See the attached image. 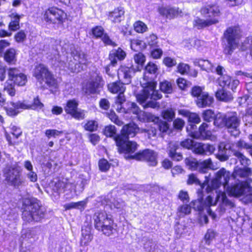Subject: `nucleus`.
Returning a JSON list of instances; mask_svg holds the SVG:
<instances>
[{
	"mask_svg": "<svg viewBox=\"0 0 252 252\" xmlns=\"http://www.w3.org/2000/svg\"><path fill=\"white\" fill-rule=\"evenodd\" d=\"M191 212V207L189 205H183L178 208V216L180 217H183L185 215L189 214Z\"/></svg>",
	"mask_w": 252,
	"mask_h": 252,
	"instance_id": "44",
	"label": "nucleus"
},
{
	"mask_svg": "<svg viewBox=\"0 0 252 252\" xmlns=\"http://www.w3.org/2000/svg\"><path fill=\"white\" fill-rule=\"evenodd\" d=\"M185 161L191 170H198L202 173H207L209 170L213 169L214 167L210 158L200 162H198L195 159L187 158Z\"/></svg>",
	"mask_w": 252,
	"mask_h": 252,
	"instance_id": "15",
	"label": "nucleus"
},
{
	"mask_svg": "<svg viewBox=\"0 0 252 252\" xmlns=\"http://www.w3.org/2000/svg\"><path fill=\"white\" fill-rule=\"evenodd\" d=\"M110 206L111 209L115 208L118 210H121L124 207L125 202L121 199H114Z\"/></svg>",
	"mask_w": 252,
	"mask_h": 252,
	"instance_id": "63",
	"label": "nucleus"
},
{
	"mask_svg": "<svg viewBox=\"0 0 252 252\" xmlns=\"http://www.w3.org/2000/svg\"><path fill=\"white\" fill-rule=\"evenodd\" d=\"M163 63L168 67H172L177 64V62L174 58L166 57L163 60Z\"/></svg>",
	"mask_w": 252,
	"mask_h": 252,
	"instance_id": "64",
	"label": "nucleus"
},
{
	"mask_svg": "<svg viewBox=\"0 0 252 252\" xmlns=\"http://www.w3.org/2000/svg\"><path fill=\"white\" fill-rule=\"evenodd\" d=\"M214 98L210 95L207 92L202 94L197 99H195L197 106L200 108L209 107L213 103Z\"/></svg>",
	"mask_w": 252,
	"mask_h": 252,
	"instance_id": "28",
	"label": "nucleus"
},
{
	"mask_svg": "<svg viewBox=\"0 0 252 252\" xmlns=\"http://www.w3.org/2000/svg\"><path fill=\"white\" fill-rule=\"evenodd\" d=\"M126 56V52L121 48H118L117 50H113L111 51L109 56L110 64L114 66L117 64L118 60H123Z\"/></svg>",
	"mask_w": 252,
	"mask_h": 252,
	"instance_id": "29",
	"label": "nucleus"
},
{
	"mask_svg": "<svg viewBox=\"0 0 252 252\" xmlns=\"http://www.w3.org/2000/svg\"><path fill=\"white\" fill-rule=\"evenodd\" d=\"M252 170L248 167H240L237 166L232 174L233 179L237 181H244V180L251 175Z\"/></svg>",
	"mask_w": 252,
	"mask_h": 252,
	"instance_id": "26",
	"label": "nucleus"
},
{
	"mask_svg": "<svg viewBox=\"0 0 252 252\" xmlns=\"http://www.w3.org/2000/svg\"><path fill=\"white\" fill-rule=\"evenodd\" d=\"M216 72L220 76L217 79L219 85L222 87H226L235 92L240 82L237 79H232L231 77L225 74V69L221 66L218 65L216 68Z\"/></svg>",
	"mask_w": 252,
	"mask_h": 252,
	"instance_id": "12",
	"label": "nucleus"
},
{
	"mask_svg": "<svg viewBox=\"0 0 252 252\" xmlns=\"http://www.w3.org/2000/svg\"><path fill=\"white\" fill-rule=\"evenodd\" d=\"M135 63L137 64L134 67L138 71H140L143 67V65L146 61L145 56L141 52L135 54L133 57Z\"/></svg>",
	"mask_w": 252,
	"mask_h": 252,
	"instance_id": "38",
	"label": "nucleus"
},
{
	"mask_svg": "<svg viewBox=\"0 0 252 252\" xmlns=\"http://www.w3.org/2000/svg\"><path fill=\"white\" fill-rule=\"evenodd\" d=\"M124 82H115L108 84V89L112 93H119L117 96V102H122L126 101V97L124 95V92L126 90V87L124 86Z\"/></svg>",
	"mask_w": 252,
	"mask_h": 252,
	"instance_id": "21",
	"label": "nucleus"
},
{
	"mask_svg": "<svg viewBox=\"0 0 252 252\" xmlns=\"http://www.w3.org/2000/svg\"><path fill=\"white\" fill-rule=\"evenodd\" d=\"M237 146L240 148H244L252 157V145L249 144L243 140H240L237 143Z\"/></svg>",
	"mask_w": 252,
	"mask_h": 252,
	"instance_id": "58",
	"label": "nucleus"
},
{
	"mask_svg": "<svg viewBox=\"0 0 252 252\" xmlns=\"http://www.w3.org/2000/svg\"><path fill=\"white\" fill-rule=\"evenodd\" d=\"M164 119L168 121H172L175 117V112L172 109H167L162 113Z\"/></svg>",
	"mask_w": 252,
	"mask_h": 252,
	"instance_id": "61",
	"label": "nucleus"
},
{
	"mask_svg": "<svg viewBox=\"0 0 252 252\" xmlns=\"http://www.w3.org/2000/svg\"><path fill=\"white\" fill-rule=\"evenodd\" d=\"M32 237V234L31 230H26L25 233L22 234V236L21 237L20 241L21 243V245H24V244L26 245V242L27 241H28L29 240H30V242L31 243L32 241L30 240V239H31Z\"/></svg>",
	"mask_w": 252,
	"mask_h": 252,
	"instance_id": "56",
	"label": "nucleus"
},
{
	"mask_svg": "<svg viewBox=\"0 0 252 252\" xmlns=\"http://www.w3.org/2000/svg\"><path fill=\"white\" fill-rule=\"evenodd\" d=\"M195 65L199 66L202 70H206L211 69L212 65L211 63L207 60L196 59L194 61Z\"/></svg>",
	"mask_w": 252,
	"mask_h": 252,
	"instance_id": "41",
	"label": "nucleus"
},
{
	"mask_svg": "<svg viewBox=\"0 0 252 252\" xmlns=\"http://www.w3.org/2000/svg\"><path fill=\"white\" fill-rule=\"evenodd\" d=\"M78 103L75 99H70L67 101L64 107V110L66 114L76 120L84 119L86 117V111L78 108Z\"/></svg>",
	"mask_w": 252,
	"mask_h": 252,
	"instance_id": "16",
	"label": "nucleus"
},
{
	"mask_svg": "<svg viewBox=\"0 0 252 252\" xmlns=\"http://www.w3.org/2000/svg\"><path fill=\"white\" fill-rule=\"evenodd\" d=\"M126 110V113H133L137 115L140 112V109L136 103L132 102H128L127 103Z\"/></svg>",
	"mask_w": 252,
	"mask_h": 252,
	"instance_id": "46",
	"label": "nucleus"
},
{
	"mask_svg": "<svg viewBox=\"0 0 252 252\" xmlns=\"http://www.w3.org/2000/svg\"><path fill=\"white\" fill-rule=\"evenodd\" d=\"M216 96L218 99L225 102L230 101L233 99L231 93L223 89L218 90L216 93Z\"/></svg>",
	"mask_w": 252,
	"mask_h": 252,
	"instance_id": "33",
	"label": "nucleus"
},
{
	"mask_svg": "<svg viewBox=\"0 0 252 252\" xmlns=\"http://www.w3.org/2000/svg\"><path fill=\"white\" fill-rule=\"evenodd\" d=\"M145 71L146 73L156 75L158 74V67L155 63L149 62L146 66Z\"/></svg>",
	"mask_w": 252,
	"mask_h": 252,
	"instance_id": "50",
	"label": "nucleus"
},
{
	"mask_svg": "<svg viewBox=\"0 0 252 252\" xmlns=\"http://www.w3.org/2000/svg\"><path fill=\"white\" fill-rule=\"evenodd\" d=\"M199 137L202 139H209L212 135V132L208 124L203 123L199 127Z\"/></svg>",
	"mask_w": 252,
	"mask_h": 252,
	"instance_id": "34",
	"label": "nucleus"
},
{
	"mask_svg": "<svg viewBox=\"0 0 252 252\" xmlns=\"http://www.w3.org/2000/svg\"><path fill=\"white\" fill-rule=\"evenodd\" d=\"M195 142L193 139H186L181 142L180 145L183 148L192 150Z\"/></svg>",
	"mask_w": 252,
	"mask_h": 252,
	"instance_id": "59",
	"label": "nucleus"
},
{
	"mask_svg": "<svg viewBox=\"0 0 252 252\" xmlns=\"http://www.w3.org/2000/svg\"><path fill=\"white\" fill-rule=\"evenodd\" d=\"M138 130V128L134 124H129L123 126L121 134L115 137L120 153L127 155L135 152L137 149V144L135 142L129 141L128 138L135 136Z\"/></svg>",
	"mask_w": 252,
	"mask_h": 252,
	"instance_id": "2",
	"label": "nucleus"
},
{
	"mask_svg": "<svg viewBox=\"0 0 252 252\" xmlns=\"http://www.w3.org/2000/svg\"><path fill=\"white\" fill-rule=\"evenodd\" d=\"M93 34L96 38H100L104 33V29L101 26H96L92 30Z\"/></svg>",
	"mask_w": 252,
	"mask_h": 252,
	"instance_id": "62",
	"label": "nucleus"
},
{
	"mask_svg": "<svg viewBox=\"0 0 252 252\" xmlns=\"http://www.w3.org/2000/svg\"><path fill=\"white\" fill-rule=\"evenodd\" d=\"M210 176V173L207 176H205V180L203 184H201L199 180L194 174H191L189 175L188 180L187 181V184L189 185L194 184L195 185H199L200 188L198 189L197 193L198 196H200L202 195L204 192H206L205 189L208 185H209V178Z\"/></svg>",
	"mask_w": 252,
	"mask_h": 252,
	"instance_id": "22",
	"label": "nucleus"
},
{
	"mask_svg": "<svg viewBox=\"0 0 252 252\" xmlns=\"http://www.w3.org/2000/svg\"><path fill=\"white\" fill-rule=\"evenodd\" d=\"M146 43L152 48L158 47V37L156 35L151 34L146 38Z\"/></svg>",
	"mask_w": 252,
	"mask_h": 252,
	"instance_id": "48",
	"label": "nucleus"
},
{
	"mask_svg": "<svg viewBox=\"0 0 252 252\" xmlns=\"http://www.w3.org/2000/svg\"><path fill=\"white\" fill-rule=\"evenodd\" d=\"M160 89L162 92L166 94H170L172 92V85L167 81L160 83Z\"/></svg>",
	"mask_w": 252,
	"mask_h": 252,
	"instance_id": "54",
	"label": "nucleus"
},
{
	"mask_svg": "<svg viewBox=\"0 0 252 252\" xmlns=\"http://www.w3.org/2000/svg\"><path fill=\"white\" fill-rule=\"evenodd\" d=\"M63 133V131H59L57 129H47L45 131V135L48 138H50L51 137H53L56 138L57 136H60Z\"/></svg>",
	"mask_w": 252,
	"mask_h": 252,
	"instance_id": "57",
	"label": "nucleus"
},
{
	"mask_svg": "<svg viewBox=\"0 0 252 252\" xmlns=\"http://www.w3.org/2000/svg\"><path fill=\"white\" fill-rule=\"evenodd\" d=\"M86 204L87 201L86 200H83L77 202H72L65 204L64 205V208L65 210L75 209L82 211L85 209Z\"/></svg>",
	"mask_w": 252,
	"mask_h": 252,
	"instance_id": "35",
	"label": "nucleus"
},
{
	"mask_svg": "<svg viewBox=\"0 0 252 252\" xmlns=\"http://www.w3.org/2000/svg\"><path fill=\"white\" fill-rule=\"evenodd\" d=\"M237 143L230 141L220 142L218 146V152L216 155L217 158L221 161H224L232 155L234 156L235 152L237 151L235 147L238 148Z\"/></svg>",
	"mask_w": 252,
	"mask_h": 252,
	"instance_id": "13",
	"label": "nucleus"
},
{
	"mask_svg": "<svg viewBox=\"0 0 252 252\" xmlns=\"http://www.w3.org/2000/svg\"><path fill=\"white\" fill-rule=\"evenodd\" d=\"M125 10L123 7H119L109 12L108 18L113 23H119L125 18Z\"/></svg>",
	"mask_w": 252,
	"mask_h": 252,
	"instance_id": "27",
	"label": "nucleus"
},
{
	"mask_svg": "<svg viewBox=\"0 0 252 252\" xmlns=\"http://www.w3.org/2000/svg\"><path fill=\"white\" fill-rule=\"evenodd\" d=\"M116 128L114 126L109 125L105 127L103 133L107 137H113L115 140V137L119 134H116Z\"/></svg>",
	"mask_w": 252,
	"mask_h": 252,
	"instance_id": "43",
	"label": "nucleus"
},
{
	"mask_svg": "<svg viewBox=\"0 0 252 252\" xmlns=\"http://www.w3.org/2000/svg\"><path fill=\"white\" fill-rule=\"evenodd\" d=\"M230 178H233V177L232 174L229 171L223 168L219 170L216 173L215 178L211 181L205 189L207 193L215 190L216 196L209 195L204 200L202 198H199L191 202L192 208L200 212L206 211L210 216L215 219L216 215L210 209V207L215 205L217 202L220 201L221 203L220 210L222 212L225 211L224 206L230 208L233 207L234 203L227 198L226 194L223 192H218L216 190L221 185L226 188ZM214 195H215L214 194Z\"/></svg>",
	"mask_w": 252,
	"mask_h": 252,
	"instance_id": "1",
	"label": "nucleus"
},
{
	"mask_svg": "<svg viewBox=\"0 0 252 252\" xmlns=\"http://www.w3.org/2000/svg\"><path fill=\"white\" fill-rule=\"evenodd\" d=\"M73 60L75 63L71 61L68 63V67L73 72H79L82 69V67L80 69L79 64L85 65L87 63V55L82 51H76L73 55Z\"/></svg>",
	"mask_w": 252,
	"mask_h": 252,
	"instance_id": "19",
	"label": "nucleus"
},
{
	"mask_svg": "<svg viewBox=\"0 0 252 252\" xmlns=\"http://www.w3.org/2000/svg\"><path fill=\"white\" fill-rule=\"evenodd\" d=\"M219 20L217 19L203 20L198 17H196L193 22V26L198 29H201L209 26L213 24L218 23Z\"/></svg>",
	"mask_w": 252,
	"mask_h": 252,
	"instance_id": "30",
	"label": "nucleus"
},
{
	"mask_svg": "<svg viewBox=\"0 0 252 252\" xmlns=\"http://www.w3.org/2000/svg\"><path fill=\"white\" fill-rule=\"evenodd\" d=\"M201 14L209 19H217L220 15V10L216 5H207L200 10Z\"/></svg>",
	"mask_w": 252,
	"mask_h": 252,
	"instance_id": "23",
	"label": "nucleus"
},
{
	"mask_svg": "<svg viewBox=\"0 0 252 252\" xmlns=\"http://www.w3.org/2000/svg\"><path fill=\"white\" fill-rule=\"evenodd\" d=\"M45 210L37 199L30 201V205L23 211L22 218L25 221H40L44 218Z\"/></svg>",
	"mask_w": 252,
	"mask_h": 252,
	"instance_id": "7",
	"label": "nucleus"
},
{
	"mask_svg": "<svg viewBox=\"0 0 252 252\" xmlns=\"http://www.w3.org/2000/svg\"><path fill=\"white\" fill-rule=\"evenodd\" d=\"M157 83L155 82H149L146 86L144 87L142 93L136 95L137 101L146 108L148 107L156 108L157 107V103L155 101H149L145 103L148 98L156 100L160 99L162 95L156 90Z\"/></svg>",
	"mask_w": 252,
	"mask_h": 252,
	"instance_id": "4",
	"label": "nucleus"
},
{
	"mask_svg": "<svg viewBox=\"0 0 252 252\" xmlns=\"http://www.w3.org/2000/svg\"><path fill=\"white\" fill-rule=\"evenodd\" d=\"M27 37L26 33L23 30H21L17 32L14 35V39L17 42L22 43L26 40Z\"/></svg>",
	"mask_w": 252,
	"mask_h": 252,
	"instance_id": "60",
	"label": "nucleus"
},
{
	"mask_svg": "<svg viewBox=\"0 0 252 252\" xmlns=\"http://www.w3.org/2000/svg\"><path fill=\"white\" fill-rule=\"evenodd\" d=\"M127 154L125 155L126 159H135L137 160L145 161L149 163L150 165L156 166L158 163L157 153L154 151L150 149H145L138 153L132 155Z\"/></svg>",
	"mask_w": 252,
	"mask_h": 252,
	"instance_id": "11",
	"label": "nucleus"
},
{
	"mask_svg": "<svg viewBox=\"0 0 252 252\" xmlns=\"http://www.w3.org/2000/svg\"><path fill=\"white\" fill-rule=\"evenodd\" d=\"M133 27L134 30L139 33H143L147 30L146 25L140 21L136 22L134 24Z\"/></svg>",
	"mask_w": 252,
	"mask_h": 252,
	"instance_id": "51",
	"label": "nucleus"
},
{
	"mask_svg": "<svg viewBox=\"0 0 252 252\" xmlns=\"http://www.w3.org/2000/svg\"><path fill=\"white\" fill-rule=\"evenodd\" d=\"M84 127L87 131L93 132L96 131L98 127V123L94 120H90L84 125Z\"/></svg>",
	"mask_w": 252,
	"mask_h": 252,
	"instance_id": "47",
	"label": "nucleus"
},
{
	"mask_svg": "<svg viewBox=\"0 0 252 252\" xmlns=\"http://www.w3.org/2000/svg\"><path fill=\"white\" fill-rule=\"evenodd\" d=\"M69 4L70 5L72 9L80 13L83 5V0H71Z\"/></svg>",
	"mask_w": 252,
	"mask_h": 252,
	"instance_id": "53",
	"label": "nucleus"
},
{
	"mask_svg": "<svg viewBox=\"0 0 252 252\" xmlns=\"http://www.w3.org/2000/svg\"><path fill=\"white\" fill-rule=\"evenodd\" d=\"M241 30L238 26H231L224 32L223 36L226 42L223 46V52L226 55H231L238 47Z\"/></svg>",
	"mask_w": 252,
	"mask_h": 252,
	"instance_id": "6",
	"label": "nucleus"
},
{
	"mask_svg": "<svg viewBox=\"0 0 252 252\" xmlns=\"http://www.w3.org/2000/svg\"><path fill=\"white\" fill-rule=\"evenodd\" d=\"M9 80L7 81L4 85V90L6 91L7 94L11 96H13L15 95V89L14 85L11 83L9 82Z\"/></svg>",
	"mask_w": 252,
	"mask_h": 252,
	"instance_id": "55",
	"label": "nucleus"
},
{
	"mask_svg": "<svg viewBox=\"0 0 252 252\" xmlns=\"http://www.w3.org/2000/svg\"><path fill=\"white\" fill-rule=\"evenodd\" d=\"M3 176L7 184L18 188L25 183L21 176V171L17 164L7 166L3 170Z\"/></svg>",
	"mask_w": 252,
	"mask_h": 252,
	"instance_id": "9",
	"label": "nucleus"
},
{
	"mask_svg": "<svg viewBox=\"0 0 252 252\" xmlns=\"http://www.w3.org/2000/svg\"><path fill=\"white\" fill-rule=\"evenodd\" d=\"M241 118L235 112H229L223 116H217L214 125L219 127H225L232 136L237 137L240 133L239 126Z\"/></svg>",
	"mask_w": 252,
	"mask_h": 252,
	"instance_id": "3",
	"label": "nucleus"
},
{
	"mask_svg": "<svg viewBox=\"0 0 252 252\" xmlns=\"http://www.w3.org/2000/svg\"><path fill=\"white\" fill-rule=\"evenodd\" d=\"M229 193L235 197L252 195V188L245 181H237L230 187H227Z\"/></svg>",
	"mask_w": 252,
	"mask_h": 252,
	"instance_id": "14",
	"label": "nucleus"
},
{
	"mask_svg": "<svg viewBox=\"0 0 252 252\" xmlns=\"http://www.w3.org/2000/svg\"><path fill=\"white\" fill-rule=\"evenodd\" d=\"M64 17V12L57 7H53L48 8L44 13L43 18L47 22L56 23L57 21H62Z\"/></svg>",
	"mask_w": 252,
	"mask_h": 252,
	"instance_id": "18",
	"label": "nucleus"
},
{
	"mask_svg": "<svg viewBox=\"0 0 252 252\" xmlns=\"http://www.w3.org/2000/svg\"><path fill=\"white\" fill-rule=\"evenodd\" d=\"M184 114L188 117L189 122L190 123L198 124L201 122L199 116L196 113L185 112Z\"/></svg>",
	"mask_w": 252,
	"mask_h": 252,
	"instance_id": "52",
	"label": "nucleus"
},
{
	"mask_svg": "<svg viewBox=\"0 0 252 252\" xmlns=\"http://www.w3.org/2000/svg\"><path fill=\"white\" fill-rule=\"evenodd\" d=\"M5 61L9 64H14L16 62V52L15 49L10 48L4 55Z\"/></svg>",
	"mask_w": 252,
	"mask_h": 252,
	"instance_id": "37",
	"label": "nucleus"
},
{
	"mask_svg": "<svg viewBox=\"0 0 252 252\" xmlns=\"http://www.w3.org/2000/svg\"><path fill=\"white\" fill-rule=\"evenodd\" d=\"M23 15H19L16 13H12L9 15L10 22L8 25V29L12 31H16L20 29L19 22Z\"/></svg>",
	"mask_w": 252,
	"mask_h": 252,
	"instance_id": "31",
	"label": "nucleus"
},
{
	"mask_svg": "<svg viewBox=\"0 0 252 252\" xmlns=\"http://www.w3.org/2000/svg\"><path fill=\"white\" fill-rule=\"evenodd\" d=\"M9 81L19 86H24L27 81V76L16 68H9L8 70Z\"/></svg>",
	"mask_w": 252,
	"mask_h": 252,
	"instance_id": "20",
	"label": "nucleus"
},
{
	"mask_svg": "<svg viewBox=\"0 0 252 252\" xmlns=\"http://www.w3.org/2000/svg\"><path fill=\"white\" fill-rule=\"evenodd\" d=\"M217 234V232L214 229L211 228L208 229L204 237V241L205 244L207 245H210L215 239Z\"/></svg>",
	"mask_w": 252,
	"mask_h": 252,
	"instance_id": "40",
	"label": "nucleus"
},
{
	"mask_svg": "<svg viewBox=\"0 0 252 252\" xmlns=\"http://www.w3.org/2000/svg\"><path fill=\"white\" fill-rule=\"evenodd\" d=\"M89 183L88 179L84 178L83 175H80L79 177L76 184L73 189L75 192H81L84 189L85 186Z\"/></svg>",
	"mask_w": 252,
	"mask_h": 252,
	"instance_id": "39",
	"label": "nucleus"
},
{
	"mask_svg": "<svg viewBox=\"0 0 252 252\" xmlns=\"http://www.w3.org/2000/svg\"><path fill=\"white\" fill-rule=\"evenodd\" d=\"M159 12L161 15L169 19L174 18L181 12V11H179L178 8L170 7H161L159 9Z\"/></svg>",
	"mask_w": 252,
	"mask_h": 252,
	"instance_id": "32",
	"label": "nucleus"
},
{
	"mask_svg": "<svg viewBox=\"0 0 252 252\" xmlns=\"http://www.w3.org/2000/svg\"><path fill=\"white\" fill-rule=\"evenodd\" d=\"M192 150L197 154L210 155L215 151V147L212 145L195 142Z\"/></svg>",
	"mask_w": 252,
	"mask_h": 252,
	"instance_id": "24",
	"label": "nucleus"
},
{
	"mask_svg": "<svg viewBox=\"0 0 252 252\" xmlns=\"http://www.w3.org/2000/svg\"><path fill=\"white\" fill-rule=\"evenodd\" d=\"M234 156L244 167H248L251 163V160L238 151L235 152Z\"/></svg>",
	"mask_w": 252,
	"mask_h": 252,
	"instance_id": "42",
	"label": "nucleus"
},
{
	"mask_svg": "<svg viewBox=\"0 0 252 252\" xmlns=\"http://www.w3.org/2000/svg\"><path fill=\"white\" fill-rule=\"evenodd\" d=\"M136 71H139L133 64L123 65L118 70L119 78L126 84L131 83V79Z\"/></svg>",
	"mask_w": 252,
	"mask_h": 252,
	"instance_id": "17",
	"label": "nucleus"
},
{
	"mask_svg": "<svg viewBox=\"0 0 252 252\" xmlns=\"http://www.w3.org/2000/svg\"><path fill=\"white\" fill-rule=\"evenodd\" d=\"M93 239V236L91 234L90 228L82 229V237L81 238L80 244L81 246L87 245Z\"/></svg>",
	"mask_w": 252,
	"mask_h": 252,
	"instance_id": "36",
	"label": "nucleus"
},
{
	"mask_svg": "<svg viewBox=\"0 0 252 252\" xmlns=\"http://www.w3.org/2000/svg\"><path fill=\"white\" fill-rule=\"evenodd\" d=\"M215 114L213 111L208 109L203 111L202 113V118L203 120L206 122H211L213 120L215 121Z\"/></svg>",
	"mask_w": 252,
	"mask_h": 252,
	"instance_id": "49",
	"label": "nucleus"
},
{
	"mask_svg": "<svg viewBox=\"0 0 252 252\" xmlns=\"http://www.w3.org/2000/svg\"><path fill=\"white\" fill-rule=\"evenodd\" d=\"M33 76L42 87L46 86L56 88L57 83L56 80L48 68L43 64H39L35 66L33 73Z\"/></svg>",
	"mask_w": 252,
	"mask_h": 252,
	"instance_id": "8",
	"label": "nucleus"
},
{
	"mask_svg": "<svg viewBox=\"0 0 252 252\" xmlns=\"http://www.w3.org/2000/svg\"><path fill=\"white\" fill-rule=\"evenodd\" d=\"M27 109H32L33 110H39L42 109L44 107V104L40 101L38 96L34 98L32 104H28Z\"/></svg>",
	"mask_w": 252,
	"mask_h": 252,
	"instance_id": "45",
	"label": "nucleus"
},
{
	"mask_svg": "<svg viewBox=\"0 0 252 252\" xmlns=\"http://www.w3.org/2000/svg\"><path fill=\"white\" fill-rule=\"evenodd\" d=\"M104 85V81L101 76L96 74L84 83L82 87L83 93L86 95L99 94Z\"/></svg>",
	"mask_w": 252,
	"mask_h": 252,
	"instance_id": "10",
	"label": "nucleus"
},
{
	"mask_svg": "<svg viewBox=\"0 0 252 252\" xmlns=\"http://www.w3.org/2000/svg\"><path fill=\"white\" fill-rule=\"evenodd\" d=\"M28 106L25 102H10L9 106L5 108L7 115L9 116H16L20 113L19 109H27Z\"/></svg>",
	"mask_w": 252,
	"mask_h": 252,
	"instance_id": "25",
	"label": "nucleus"
},
{
	"mask_svg": "<svg viewBox=\"0 0 252 252\" xmlns=\"http://www.w3.org/2000/svg\"><path fill=\"white\" fill-rule=\"evenodd\" d=\"M93 220L95 228L107 236L113 234L115 231L111 215H108L105 211L95 212L93 216Z\"/></svg>",
	"mask_w": 252,
	"mask_h": 252,
	"instance_id": "5",
	"label": "nucleus"
}]
</instances>
